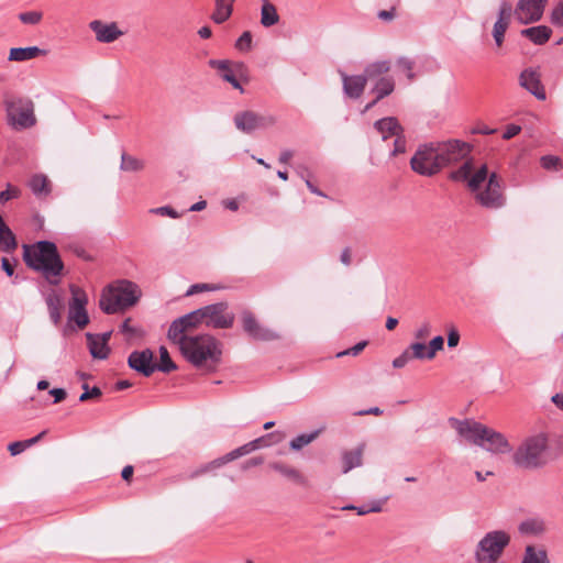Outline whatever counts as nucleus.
I'll list each match as a JSON object with an SVG mask.
<instances>
[{
	"label": "nucleus",
	"instance_id": "1",
	"mask_svg": "<svg viewBox=\"0 0 563 563\" xmlns=\"http://www.w3.org/2000/svg\"><path fill=\"white\" fill-rule=\"evenodd\" d=\"M441 169L462 162V165L449 174L453 181H466L471 191L476 192L477 202L488 209H498L505 205L500 180L495 172L489 173L486 164L476 166L468 155L472 146L460 140L435 142Z\"/></svg>",
	"mask_w": 563,
	"mask_h": 563
},
{
	"label": "nucleus",
	"instance_id": "2",
	"mask_svg": "<svg viewBox=\"0 0 563 563\" xmlns=\"http://www.w3.org/2000/svg\"><path fill=\"white\" fill-rule=\"evenodd\" d=\"M23 249L25 264L41 273L51 285H58L64 272V263L55 243L38 241L30 246L24 245Z\"/></svg>",
	"mask_w": 563,
	"mask_h": 563
},
{
	"label": "nucleus",
	"instance_id": "3",
	"mask_svg": "<svg viewBox=\"0 0 563 563\" xmlns=\"http://www.w3.org/2000/svg\"><path fill=\"white\" fill-rule=\"evenodd\" d=\"M170 342L177 345L184 357L197 367L220 362L221 343L210 334L187 335Z\"/></svg>",
	"mask_w": 563,
	"mask_h": 563
},
{
	"label": "nucleus",
	"instance_id": "4",
	"mask_svg": "<svg viewBox=\"0 0 563 563\" xmlns=\"http://www.w3.org/2000/svg\"><path fill=\"white\" fill-rule=\"evenodd\" d=\"M141 295L142 291L135 283L126 279L118 280L102 290L99 306L108 314L117 313L134 306Z\"/></svg>",
	"mask_w": 563,
	"mask_h": 563
},
{
	"label": "nucleus",
	"instance_id": "5",
	"mask_svg": "<svg viewBox=\"0 0 563 563\" xmlns=\"http://www.w3.org/2000/svg\"><path fill=\"white\" fill-rule=\"evenodd\" d=\"M548 448V438L538 433L525 439L512 455L514 463L526 470H533L544 464V453Z\"/></svg>",
	"mask_w": 563,
	"mask_h": 563
},
{
	"label": "nucleus",
	"instance_id": "6",
	"mask_svg": "<svg viewBox=\"0 0 563 563\" xmlns=\"http://www.w3.org/2000/svg\"><path fill=\"white\" fill-rule=\"evenodd\" d=\"M4 107L9 123L19 130L35 125L34 103L26 98L5 99Z\"/></svg>",
	"mask_w": 563,
	"mask_h": 563
},
{
	"label": "nucleus",
	"instance_id": "7",
	"mask_svg": "<svg viewBox=\"0 0 563 563\" xmlns=\"http://www.w3.org/2000/svg\"><path fill=\"white\" fill-rule=\"evenodd\" d=\"M510 537L501 530H495L485 534L476 550V559L479 563H495L508 545Z\"/></svg>",
	"mask_w": 563,
	"mask_h": 563
},
{
	"label": "nucleus",
	"instance_id": "8",
	"mask_svg": "<svg viewBox=\"0 0 563 563\" xmlns=\"http://www.w3.org/2000/svg\"><path fill=\"white\" fill-rule=\"evenodd\" d=\"M410 166L413 172L421 176L431 177L437 175L441 167L435 142L420 145L410 159Z\"/></svg>",
	"mask_w": 563,
	"mask_h": 563
},
{
	"label": "nucleus",
	"instance_id": "9",
	"mask_svg": "<svg viewBox=\"0 0 563 563\" xmlns=\"http://www.w3.org/2000/svg\"><path fill=\"white\" fill-rule=\"evenodd\" d=\"M203 324L212 329H230L234 323L235 316L230 310L227 301L207 305L200 308Z\"/></svg>",
	"mask_w": 563,
	"mask_h": 563
},
{
	"label": "nucleus",
	"instance_id": "10",
	"mask_svg": "<svg viewBox=\"0 0 563 563\" xmlns=\"http://www.w3.org/2000/svg\"><path fill=\"white\" fill-rule=\"evenodd\" d=\"M235 128L245 133L251 134L256 130H265L276 124L277 119L269 113H258L252 110L238 112L234 118Z\"/></svg>",
	"mask_w": 563,
	"mask_h": 563
},
{
	"label": "nucleus",
	"instance_id": "11",
	"mask_svg": "<svg viewBox=\"0 0 563 563\" xmlns=\"http://www.w3.org/2000/svg\"><path fill=\"white\" fill-rule=\"evenodd\" d=\"M201 324H203V319L199 308L174 320L169 325L167 338L170 341L190 335L189 332Z\"/></svg>",
	"mask_w": 563,
	"mask_h": 563
},
{
	"label": "nucleus",
	"instance_id": "12",
	"mask_svg": "<svg viewBox=\"0 0 563 563\" xmlns=\"http://www.w3.org/2000/svg\"><path fill=\"white\" fill-rule=\"evenodd\" d=\"M449 424L456 431L459 437H461L466 442L477 446L482 442V433L484 431L485 424L472 419L460 420L456 418H450Z\"/></svg>",
	"mask_w": 563,
	"mask_h": 563
},
{
	"label": "nucleus",
	"instance_id": "13",
	"mask_svg": "<svg viewBox=\"0 0 563 563\" xmlns=\"http://www.w3.org/2000/svg\"><path fill=\"white\" fill-rule=\"evenodd\" d=\"M242 325L243 330L247 333V335L257 341H274L279 339V335L276 331L261 324L254 314L250 311H244L242 313Z\"/></svg>",
	"mask_w": 563,
	"mask_h": 563
},
{
	"label": "nucleus",
	"instance_id": "14",
	"mask_svg": "<svg viewBox=\"0 0 563 563\" xmlns=\"http://www.w3.org/2000/svg\"><path fill=\"white\" fill-rule=\"evenodd\" d=\"M547 2L548 0H520L515 10L518 21L522 24L539 21Z\"/></svg>",
	"mask_w": 563,
	"mask_h": 563
},
{
	"label": "nucleus",
	"instance_id": "15",
	"mask_svg": "<svg viewBox=\"0 0 563 563\" xmlns=\"http://www.w3.org/2000/svg\"><path fill=\"white\" fill-rule=\"evenodd\" d=\"M478 446L496 454L509 453L511 451V445L506 437L503 433L495 431L494 429L486 426L482 433V442L478 444Z\"/></svg>",
	"mask_w": 563,
	"mask_h": 563
},
{
	"label": "nucleus",
	"instance_id": "16",
	"mask_svg": "<svg viewBox=\"0 0 563 563\" xmlns=\"http://www.w3.org/2000/svg\"><path fill=\"white\" fill-rule=\"evenodd\" d=\"M129 366L145 377L151 376L156 371L154 353L150 349L133 351L128 358Z\"/></svg>",
	"mask_w": 563,
	"mask_h": 563
},
{
	"label": "nucleus",
	"instance_id": "17",
	"mask_svg": "<svg viewBox=\"0 0 563 563\" xmlns=\"http://www.w3.org/2000/svg\"><path fill=\"white\" fill-rule=\"evenodd\" d=\"M519 84L538 100H544L547 98L544 87L541 84V76L538 70L532 68L522 70L519 76Z\"/></svg>",
	"mask_w": 563,
	"mask_h": 563
},
{
	"label": "nucleus",
	"instance_id": "18",
	"mask_svg": "<svg viewBox=\"0 0 563 563\" xmlns=\"http://www.w3.org/2000/svg\"><path fill=\"white\" fill-rule=\"evenodd\" d=\"M89 27L100 43H112L123 35L115 22L104 23L100 20H93L89 23Z\"/></svg>",
	"mask_w": 563,
	"mask_h": 563
},
{
	"label": "nucleus",
	"instance_id": "19",
	"mask_svg": "<svg viewBox=\"0 0 563 563\" xmlns=\"http://www.w3.org/2000/svg\"><path fill=\"white\" fill-rule=\"evenodd\" d=\"M341 79L343 84L344 95L351 99H358L365 89L366 86V77L363 75H346L341 71Z\"/></svg>",
	"mask_w": 563,
	"mask_h": 563
},
{
	"label": "nucleus",
	"instance_id": "20",
	"mask_svg": "<svg viewBox=\"0 0 563 563\" xmlns=\"http://www.w3.org/2000/svg\"><path fill=\"white\" fill-rule=\"evenodd\" d=\"M209 64L212 68H216L221 71V77L223 80L230 82L233 86V88L239 89L241 92H243V88L240 85L239 80L236 79V73L243 69V64H235L234 68L230 66V63L228 60L211 59Z\"/></svg>",
	"mask_w": 563,
	"mask_h": 563
},
{
	"label": "nucleus",
	"instance_id": "21",
	"mask_svg": "<svg viewBox=\"0 0 563 563\" xmlns=\"http://www.w3.org/2000/svg\"><path fill=\"white\" fill-rule=\"evenodd\" d=\"M375 130L382 135L383 141L389 137H397L402 133V128L394 117L383 118L374 123Z\"/></svg>",
	"mask_w": 563,
	"mask_h": 563
},
{
	"label": "nucleus",
	"instance_id": "22",
	"mask_svg": "<svg viewBox=\"0 0 563 563\" xmlns=\"http://www.w3.org/2000/svg\"><path fill=\"white\" fill-rule=\"evenodd\" d=\"M266 445H267V437H261V438H257L249 443L243 444L242 446H239V448L232 450L231 452L227 453L222 457H223L224 463L227 464L231 461H234L241 456L250 454L251 452H253L257 449H261L263 446H266Z\"/></svg>",
	"mask_w": 563,
	"mask_h": 563
},
{
	"label": "nucleus",
	"instance_id": "23",
	"mask_svg": "<svg viewBox=\"0 0 563 563\" xmlns=\"http://www.w3.org/2000/svg\"><path fill=\"white\" fill-rule=\"evenodd\" d=\"M266 445H267V437H261V438H257L249 443L243 444L242 446H239V448L232 450L231 452L227 453L222 457H223L224 463L227 464L231 461H234L241 456L250 454L251 452H253L257 449H261L263 446H266Z\"/></svg>",
	"mask_w": 563,
	"mask_h": 563
},
{
	"label": "nucleus",
	"instance_id": "24",
	"mask_svg": "<svg viewBox=\"0 0 563 563\" xmlns=\"http://www.w3.org/2000/svg\"><path fill=\"white\" fill-rule=\"evenodd\" d=\"M266 445H267V437H261V438H257L249 443L243 444L242 446H239V448L232 450L231 452L227 453L222 457H223L224 463L227 464L231 461H234L241 456L250 454L251 452H253L257 449H261L263 446H266Z\"/></svg>",
	"mask_w": 563,
	"mask_h": 563
},
{
	"label": "nucleus",
	"instance_id": "25",
	"mask_svg": "<svg viewBox=\"0 0 563 563\" xmlns=\"http://www.w3.org/2000/svg\"><path fill=\"white\" fill-rule=\"evenodd\" d=\"M45 303L47 306L49 319L54 325H58L62 321L63 298L55 290H51L45 295Z\"/></svg>",
	"mask_w": 563,
	"mask_h": 563
},
{
	"label": "nucleus",
	"instance_id": "26",
	"mask_svg": "<svg viewBox=\"0 0 563 563\" xmlns=\"http://www.w3.org/2000/svg\"><path fill=\"white\" fill-rule=\"evenodd\" d=\"M364 449H365V444L362 443L358 446H356L354 450L344 451L342 453V473L343 474H346L351 470L362 465Z\"/></svg>",
	"mask_w": 563,
	"mask_h": 563
},
{
	"label": "nucleus",
	"instance_id": "27",
	"mask_svg": "<svg viewBox=\"0 0 563 563\" xmlns=\"http://www.w3.org/2000/svg\"><path fill=\"white\" fill-rule=\"evenodd\" d=\"M90 354L95 358L104 360L108 357L110 349L107 344V338H99V334H86Z\"/></svg>",
	"mask_w": 563,
	"mask_h": 563
},
{
	"label": "nucleus",
	"instance_id": "28",
	"mask_svg": "<svg viewBox=\"0 0 563 563\" xmlns=\"http://www.w3.org/2000/svg\"><path fill=\"white\" fill-rule=\"evenodd\" d=\"M46 52L37 46L29 47H13L9 52L8 59L10 62H26L36 58L40 55H45Z\"/></svg>",
	"mask_w": 563,
	"mask_h": 563
},
{
	"label": "nucleus",
	"instance_id": "29",
	"mask_svg": "<svg viewBox=\"0 0 563 563\" xmlns=\"http://www.w3.org/2000/svg\"><path fill=\"white\" fill-rule=\"evenodd\" d=\"M391 68V64L389 60H376L369 63L365 69L363 76L366 77L367 80L376 81L383 76H388V71Z\"/></svg>",
	"mask_w": 563,
	"mask_h": 563
},
{
	"label": "nucleus",
	"instance_id": "30",
	"mask_svg": "<svg viewBox=\"0 0 563 563\" xmlns=\"http://www.w3.org/2000/svg\"><path fill=\"white\" fill-rule=\"evenodd\" d=\"M18 247L15 235L0 214V251L11 253Z\"/></svg>",
	"mask_w": 563,
	"mask_h": 563
},
{
	"label": "nucleus",
	"instance_id": "31",
	"mask_svg": "<svg viewBox=\"0 0 563 563\" xmlns=\"http://www.w3.org/2000/svg\"><path fill=\"white\" fill-rule=\"evenodd\" d=\"M551 33H552L551 29L545 25L532 26V27L523 29L521 31L522 36L529 38L531 42H533L537 45H542L545 42H548V40L551 36Z\"/></svg>",
	"mask_w": 563,
	"mask_h": 563
},
{
	"label": "nucleus",
	"instance_id": "32",
	"mask_svg": "<svg viewBox=\"0 0 563 563\" xmlns=\"http://www.w3.org/2000/svg\"><path fill=\"white\" fill-rule=\"evenodd\" d=\"M29 186L37 197H46L51 194L52 187L48 178L43 174H35L31 177Z\"/></svg>",
	"mask_w": 563,
	"mask_h": 563
},
{
	"label": "nucleus",
	"instance_id": "33",
	"mask_svg": "<svg viewBox=\"0 0 563 563\" xmlns=\"http://www.w3.org/2000/svg\"><path fill=\"white\" fill-rule=\"evenodd\" d=\"M395 90V80L391 76H383L377 79L372 88V93H374L377 99H384L385 97L393 93Z\"/></svg>",
	"mask_w": 563,
	"mask_h": 563
},
{
	"label": "nucleus",
	"instance_id": "34",
	"mask_svg": "<svg viewBox=\"0 0 563 563\" xmlns=\"http://www.w3.org/2000/svg\"><path fill=\"white\" fill-rule=\"evenodd\" d=\"M269 466L274 471L278 472L283 476L294 481L297 484H300V485H305L306 484L305 476L302 474H300L299 471H297L296 468H294L291 466H288V465H286V464H284L282 462H274Z\"/></svg>",
	"mask_w": 563,
	"mask_h": 563
},
{
	"label": "nucleus",
	"instance_id": "35",
	"mask_svg": "<svg viewBox=\"0 0 563 563\" xmlns=\"http://www.w3.org/2000/svg\"><path fill=\"white\" fill-rule=\"evenodd\" d=\"M521 563H550L547 551L543 548L527 545Z\"/></svg>",
	"mask_w": 563,
	"mask_h": 563
},
{
	"label": "nucleus",
	"instance_id": "36",
	"mask_svg": "<svg viewBox=\"0 0 563 563\" xmlns=\"http://www.w3.org/2000/svg\"><path fill=\"white\" fill-rule=\"evenodd\" d=\"M278 21L279 15L277 13L276 7L273 3L265 1L261 9L262 25L265 27H269L278 23Z\"/></svg>",
	"mask_w": 563,
	"mask_h": 563
},
{
	"label": "nucleus",
	"instance_id": "37",
	"mask_svg": "<svg viewBox=\"0 0 563 563\" xmlns=\"http://www.w3.org/2000/svg\"><path fill=\"white\" fill-rule=\"evenodd\" d=\"M69 291L71 294V299L69 301V309H81L86 308L88 303V296L86 291L76 286V285H69Z\"/></svg>",
	"mask_w": 563,
	"mask_h": 563
},
{
	"label": "nucleus",
	"instance_id": "38",
	"mask_svg": "<svg viewBox=\"0 0 563 563\" xmlns=\"http://www.w3.org/2000/svg\"><path fill=\"white\" fill-rule=\"evenodd\" d=\"M145 167V163L143 159H140L135 156L123 153L121 155V164L120 169L123 172H141Z\"/></svg>",
	"mask_w": 563,
	"mask_h": 563
},
{
	"label": "nucleus",
	"instance_id": "39",
	"mask_svg": "<svg viewBox=\"0 0 563 563\" xmlns=\"http://www.w3.org/2000/svg\"><path fill=\"white\" fill-rule=\"evenodd\" d=\"M177 368L165 346L159 347V363H156V371L170 373Z\"/></svg>",
	"mask_w": 563,
	"mask_h": 563
},
{
	"label": "nucleus",
	"instance_id": "40",
	"mask_svg": "<svg viewBox=\"0 0 563 563\" xmlns=\"http://www.w3.org/2000/svg\"><path fill=\"white\" fill-rule=\"evenodd\" d=\"M68 320L76 323L79 329H84L89 323V317L86 308L68 309Z\"/></svg>",
	"mask_w": 563,
	"mask_h": 563
},
{
	"label": "nucleus",
	"instance_id": "41",
	"mask_svg": "<svg viewBox=\"0 0 563 563\" xmlns=\"http://www.w3.org/2000/svg\"><path fill=\"white\" fill-rule=\"evenodd\" d=\"M225 463L223 461V457L216 459L207 464L201 465L199 468L194 471L191 474L188 475L190 479L197 478L206 473L212 472L221 466H223Z\"/></svg>",
	"mask_w": 563,
	"mask_h": 563
},
{
	"label": "nucleus",
	"instance_id": "42",
	"mask_svg": "<svg viewBox=\"0 0 563 563\" xmlns=\"http://www.w3.org/2000/svg\"><path fill=\"white\" fill-rule=\"evenodd\" d=\"M319 435V431H313L309 434H299L298 437L294 438L289 445L291 450L299 451L303 446L310 444Z\"/></svg>",
	"mask_w": 563,
	"mask_h": 563
},
{
	"label": "nucleus",
	"instance_id": "43",
	"mask_svg": "<svg viewBox=\"0 0 563 563\" xmlns=\"http://www.w3.org/2000/svg\"><path fill=\"white\" fill-rule=\"evenodd\" d=\"M233 7L224 4V3H218L216 2V10L212 14V20L221 24L225 22L230 15L232 14Z\"/></svg>",
	"mask_w": 563,
	"mask_h": 563
},
{
	"label": "nucleus",
	"instance_id": "44",
	"mask_svg": "<svg viewBox=\"0 0 563 563\" xmlns=\"http://www.w3.org/2000/svg\"><path fill=\"white\" fill-rule=\"evenodd\" d=\"M399 71L404 73L406 77L411 81L415 79V62L408 57H399L396 63Z\"/></svg>",
	"mask_w": 563,
	"mask_h": 563
},
{
	"label": "nucleus",
	"instance_id": "45",
	"mask_svg": "<svg viewBox=\"0 0 563 563\" xmlns=\"http://www.w3.org/2000/svg\"><path fill=\"white\" fill-rule=\"evenodd\" d=\"M407 350H409L410 358H416V360L427 358L428 346L422 341L411 343Z\"/></svg>",
	"mask_w": 563,
	"mask_h": 563
},
{
	"label": "nucleus",
	"instance_id": "46",
	"mask_svg": "<svg viewBox=\"0 0 563 563\" xmlns=\"http://www.w3.org/2000/svg\"><path fill=\"white\" fill-rule=\"evenodd\" d=\"M508 21L497 20L494 24L493 36L498 47L503 45L505 33L508 29Z\"/></svg>",
	"mask_w": 563,
	"mask_h": 563
},
{
	"label": "nucleus",
	"instance_id": "47",
	"mask_svg": "<svg viewBox=\"0 0 563 563\" xmlns=\"http://www.w3.org/2000/svg\"><path fill=\"white\" fill-rule=\"evenodd\" d=\"M43 18L40 11H26L19 14V19L24 24L35 25L41 22Z\"/></svg>",
	"mask_w": 563,
	"mask_h": 563
},
{
	"label": "nucleus",
	"instance_id": "48",
	"mask_svg": "<svg viewBox=\"0 0 563 563\" xmlns=\"http://www.w3.org/2000/svg\"><path fill=\"white\" fill-rule=\"evenodd\" d=\"M443 346H444L443 336L437 335L435 338H433L428 345L427 360L434 358L437 352L443 350Z\"/></svg>",
	"mask_w": 563,
	"mask_h": 563
},
{
	"label": "nucleus",
	"instance_id": "49",
	"mask_svg": "<svg viewBox=\"0 0 563 563\" xmlns=\"http://www.w3.org/2000/svg\"><path fill=\"white\" fill-rule=\"evenodd\" d=\"M541 166L548 170H556L562 167L561 159L558 156L544 155L540 158Z\"/></svg>",
	"mask_w": 563,
	"mask_h": 563
},
{
	"label": "nucleus",
	"instance_id": "50",
	"mask_svg": "<svg viewBox=\"0 0 563 563\" xmlns=\"http://www.w3.org/2000/svg\"><path fill=\"white\" fill-rule=\"evenodd\" d=\"M252 45V34L249 31L242 33L235 43V47L241 52L250 51Z\"/></svg>",
	"mask_w": 563,
	"mask_h": 563
},
{
	"label": "nucleus",
	"instance_id": "51",
	"mask_svg": "<svg viewBox=\"0 0 563 563\" xmlns=\"http://www.w3.org/2000/svg\"><path fill=\"white\" fill-rule=\"evenodd\" d=\"M151 212L158 214V216H163V217H169L173 219H177L180 217V214L174 208H172L169 206L153 208V209H151Z\"/></svg>",
	"mask_w": 563,
	"mask_h": 563
},
{
	"label": "nucleus",
	"instance_id": "52",
	"mask_svg": "<svg viewBox=\"0 0 563 563\" xmlns=\"http://www.w3.org/2000/svg\"><path fill=\"white\" fill-rule=\"evenodd\" d=\"M431 332V324L428 321L422 322L413 332V336L419 340L423 341L429 336Z\"/></svg>",
	"mask_w": 563,
	"mask_h": 563
},
{
	"label": "nucleus",
	"instance_id": "53",
	"mask_svg": "<svg viewBox=\"0 0 563 563\" xmlns=\"http://www.w3.org/2000/svg\"><path fill=\"white\" fill-rule=\"evenodd\" d=\"M551 21L553 24L563 27V0H561L553 9L551 14Z\"/></svg>",
	"mask_w": 563,
	"mask_h": 563
},
{
	"label": "nucleus",
	"instance_id": "54",
	"mask_svg": "<svg viewBox=\"0 0 563 563\" xmlns=\"http://www.w3.org/2000/svg\"><path fill=\"white\" fill-rule=\"evenodd\" d=\"M217 287L210 284H194L186 291V296H192L202 291L216 290Z\"/></svg>",
	"mask_w": 563,
	"mask_h": 563
},
{
	"label": "nucleus",
	"instance_id": "55",
	"mask_svg": "<svg viewBox=\"0 0 563 563\" xmlns=\"http://www.w3.org/2000/svg\"><path fill=\"white\" fill-rule=\"evenodd\" d=\"M406 152V139L402 133L397 135L394 141V150L391 151V155L396 156Z\"/></svg>",
	"mask_w": 563,
	"mask_h": 563
},
{
	"label": "nucleus",
	"instance_id": "56",
	"mask_svg": "<svg viewBox=\"0 0 563 563\" xmlns=\"http://www.w3.org/2000/svg\"><path fill=\"white\" fill-rule=\"evenodd\" d=\"M542 530V525L537 521H525L520 525V531L527 533H538Z\"/></svg>",
	"mask_w": 563,
	"mask_h": 563
},
{
	"label": "nucleus",
	"instance_id": "57",
	"mask_svg": "<svg viewBox=\"0 0 563 563\" xmlns=\"http://www.w3.org/2000/svg\"><path fill=\"white\" fill-rule=\"evenodd\" d=\"M511 12H512L511 4L509 2H507V1L501 2L500 8H499V12H498V20L508 21L509 22V19L511 16Z\"/></svg>",
	"mask_w": 563,
	"mask_h": 563
},
{
	"label": "nucleus",
	"instance_id": "58",
	"mask_svg": "<svg viewBox=\"0 0 563 563\" xmlns=\"http://www.w3.org/2000/svg\"><path fill=\"white\" fill-rule=\"evenodd\" d=\"M85 391L80 395L79 400L86 401L91 398H97L101 395V390L98 387H92L91 389H88L87 385H84Z\"/></svg>",
	"mask_w": 563,
	"mask_h": 563
},
{
	"label": "nucleus",
	"instance_id": "59",
	"mask_svg": "<svg viewBox=\"0 0 563 563\" xmlns=\"http://www.w3.org/2000/svg\"><path fill=\"white\" fill-rule=\"evenodd\" d=\"M367 342L366 341H362V342H358L356 343L354 346H352L351 349H347L343 352H340L336 354L338 357H341V356H344V355H357L361 351L364 350V347L366 346Z\"/></svg>",
	"mask_w": 563,
	"mask_h": 563
},
{
	"label": "nucleus",
	"instance_id": "60",
	"mask_svg": "<svg viewBox=\"0 0 563 563\" xmlns=\"http://www.w3.org/2000/svg\"><path fill=\"white\" fill-rule=\"evenodd\" d=\"M409 360H411L409 350H406L393 361V366L395 368H401V367L406 366V364L409 362Z\"/></svg>",
	"mask_w": 563,
	"mask_h": 563
},
{
	"label": "nucleus",
	"instance_id": "61",
	"mask_svg": "<svg viewBox=\"0 0 563 563\" xmlns=\"http://www.w3.org/2000/svg\"><path fill=\"white\" fill-rule=\"evenodd\" d=\"M19 194H20L19 189L11 188L10 186H8L7 190L0 191V203H4L8 200H10L11 198L18 197Z\"/></svg>",
	"mask_w": 563,
	"mask_h": 563
},
{
	"label": "nucleus",
	"instance_id": "62",
	"mask_svg": "<svg viewBox=\"0 0 563 563\" xmlns=\"http://www.w3.org/2000/svg\"><path fill=\"white\" fill-rule=\"evenodd\" d=\"M8 450L10 451L11 455H18L22 453L24 450H26V445L23 441H16L9 444Z\"/></svg>",
	"mask_w": 563,
	"mask_h": 563
},
{
	"label": "nucleus",
	"instance_id": "63",
	"mask_svg": "<svg viewBox=\"0 0 563 563\" xmlns=\"http://www.w3.org/2000/svg\"><path fill=\"white\" fill-rule=\"evenodd\" d=\"M520 131H521V128L519 125L509 124V125H507V128L503 134V139L510 140L514 136H516L517 134H519Z\"/></svg>",
	"mask_w": 563,
	"mask_h": 563
},
{
	"label": "nucleus",
	"instance_id": "64",
	"mask_svg": "<svg viewBox=\"0 0 563 563\" xmlns=\"http://www.w3.org/2000/svg\"><path fill=\"white\" fill-rule=\"evenodd\" d=\"M460 342V333L456 329H451L448 334L449 347H455Z\"/></svg>",
	"mask_w": 563,
	"mask_h": 563
}]
</instances>
